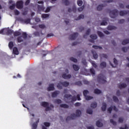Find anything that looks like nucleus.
I'll return each mask as SVG.
<instances>
[{"instance_id": "nucleus-20", "label": "nucleus", "mask_w": 129, "mask_h": 129, "mask_svg": "<svg viewBox=\"0 0 129 129\" xmlns=\"http://www.w3.org/2000/svg\"><path fill=\"white\" fill-rule=\"evenodd\" d=\"M13 35L14 37H18V36H21V33L19 31H15L13 32Z\"/></svg>"}, {"instance_id": "nucleus-18", "label": "nucleus", "mask_w": 129, "mask_h": 129, "mask_svg": "<svg viewBox=\"0 0 129 129\" xmlns=\"http://www.w3.org/2000/svg\"><path fill=\"white\" fill-rule=\"evenodd\" d=\"M96 124L98 127H101V126H103V124L101 123L99 120L96 121Z\"/></svg>"}, {"instance_id": "nucleus-30", "label": "nucleus", "mask_w": 129, "mask_h": 129, "mask_svg": "<svg viewBox=\"0 0 129 129\" xmlns=\"http://www.w3.org/2000/svg\"><path fill=\"white\" fill-rule=\"evenodd\" d=\"M92 48L95 49H100V50H102V47L99 46L98 45H93Z\"/></svg>"}, {"instance_id": "nucleus-48", "label": "nucleus", "mask_w": 129, "mask_h": 129, "mask_svg": "<svg viewBox=\"0 0 129 129\" xmlns=\"http://www.w3.org/2000/svg\"><path fill=\"white\" fill-rule=\"evenodd\" d=\"M13 33H14V30H7V34L8 35H11L12 34H13Z\"/></svg>"}, {"instance_id": "nucleus-55", "label": "nucleus", "mask_w": 129, "mask_h": 129, "mask_svg": "<svg viewBox=\"0 0 129 129\" xmlns=\"http://www.w3.org/2000/svg\"><path fill=\"white\" fill-rule=\"evenodd\" d=\"M39 27L40 28V29H45V28H46V26L44 24H39Z\"/></svg>"}, {"instance_id": "nucleus-44", "label": "nucleus", "mask_w": 129, "mask_h": 129, "mask_svg": "<svg viewBox=\"0 0 129 129\" xmlns=\"http://www.w3.org/2000/svg\"><path fill=\"white\" fill-rule=\"evenodd\" d=\"M107 22L106 21L103 20L102 23H101V26H107Z\"/></svg>"}, {"instance_id": "nucleus-29", "label": "nucleus", "mask_w": 129, "mask_h": 129, "mask_svg": "<svg viewBox=\"0 0 129 129\" xmlns=\"http://www.w3.org/2000/svg\"><path fill=\"white\" fill-rule=\"evenodd\" d=\"M60 107H62L63 108H69V106L66 104H61L60 105Z\"/></svg>"}, {"instance_id": "nucleus-23", "label": "nucleus", "mask_w": 129, "mask_h": 129, "mask_svg": "<svg viewBox=\"0 0 129 129\" xmlns=\"http://www.w3.org/2000/svg\"><path fill=\"white\" fill-rule=\"evenodd\" d=\"M17 42L18 43H22V42H24V39L22 38V36H19L17 38Z\"/></svg>"}, {"instance_id": "nucleus-11", "label": "nucleus", "mask_w": 129, "mask_h": 129, "mask_svg": "<svg viewBox=\"0 0 129 129\" xmlns=\"http://www.w3.org/2000/svg\"><path fill=\"white\" fill-rule=\"evenodd\" d=\"M60 93V91H55L53 92H52V94H51V96L52 97H56L58 94H59Z\"/></svg>"}, {"instance_id": "nucleus-17", "label": "nucleus", "mask_w": 129, "mask_h": 129, "mask_svg": "<svg viewBox=\"0 0 129 129\" xmlns=\"http://www.w3.org/2000/svg\"><path fill=\"white\" fill-rule=\"evenodd\" d=\"M91 108H96L97 107V103L96 102H93L91 104Z\"/></svg>"}, {"instance_id": "nucleus-36", "label": "nucleus", "mask_w": 129, "mask_h": 129, "mask_svg": "<svg viewBox=\"0 0 129 129\" xmlns=\"http://www.w3.org/2000/svg\"><path fill=\"white\" fill-rule=\"evenodd\" d=\"M84 18V15L81 14L76 19V21H79V20H81V19Z\"/></svg>"}, {"instance_id": "nucleus-35", "label": "nucleus", "mask_w": 129, "mask_h": 129, "mask_svg": "<svg viewBox=\"0 0 129 129\" xmlns=\"http://www.w3.org/2000/svg\"><path fill=\"white\" fill-rule=\"evenodd\" d=\"M87 113L88 114H92L93 113V111L90 108H88L87 109Z\"/></svg>"}, {"instance_id": "nucleus-43", "label": "nucleus", "mask_w": 129, "mask_h": 129, "mask_svg": "<svg viewBox=\"0 0 129 129\" xmlns=\"http://www.w3.org/2000/svg\"><path fill=\"white\" fill-rule=\"evenodd\" d=\"M113 100L115 102H118V98L115 96H113Z\"/></svg>"}, {"instance_id": "nucleus-62", "label": "nucleus", "mask_w": 129, "mask_h": 129, "mask_svg": "<svg viewBox=\"0 0 129 129\" xmlns=\"http://www.w3.org/2000/svg\"><path fill=\"white\" fill-rule=\"evenodd\" d=\"M83 10H84V6L81 7H80L78 9L79 12H82Z\"/></svg>"}, {"instance_id": "nucleus-54", "label": "nucleus", "mask_w": 129, "mask_h": 129, "mask_svg": "<svg viewBox=\"0 0 129 129\" xmlns=\"http://www.w3.org/2000/svg\"><path fill=\"white\" fill-rule=\"evenodd\" d=\"M16 7V5L13 4L12 6H10L9 9L10 10H15V8Z\"/></svg>"}, {"instance_id": "nucleus-28", "label": "nucleus", "mask_w": 129, "mask_h": 129, "mask_svg": "<svg viewBox=\"0 0 129 129\" xmlns=\"http://www.w3.org/2000/svg\"><path fill=\"white\" fill-rule=\"evenodd\" d=\"M94 92L95 94H100L101 93V91L98 89H95Z\"/></svg>"}, {"instance_id": "nucleus-45", "label": "nucleus", "mask_w": 129, "mask_h": 129, "mask_svg": "<svg viewBox=\"0 0 129 129\" xmlns=\"http://www.w3.org/2000/svg\"><path fill=\"white\" fill-rule=\"evenodd\" d=\"M38 126L37 123H33L32 125V129H37Z\"/></svg>"}, {"instance_id": "nucleus-9", "label": "nucleus", "mask_w": 129, "mask_h": 129, "mask_svg": "<svg viewBox=\"0 0 129 129\" xmlns=\"http://www.w3.org/2000/svg\"><path fill=\"white\" fill-rule=\"evenodd\" d=\"M62 78H63L64 79H70V78H71L72 76L71 75L69 74V75H67L66 74H63L62 75Z\"/></svg>"}, {"instance_id": "nucleus-5", "label": "nucleus", "mask_w": 129, "mask_h": 129, "mask_svg": "<svg viewBox=\"0 0 129 129\" xmlns=\"http://www.w3.org/2000/svg\"><path fill=\"white\" fill-rule=\"evenodd\" d=\"M16 8L19 10H22L24 8V2L23 1H19L16 3Z\"/></svg>"}, {"instance_id": "nucleus-12", "label": "nucleus", "mask_w": 129, "mask_h": 129, "mask_svg": "<svg viewBox=\"0 0 129 129\" xmlns=\"http://www.w3.org/2000/svg\"><path fill=\"white\" fill-rule=\"evenodd\" d=\"M119 89H122V88H125L126 87V84L124 83L120 84L118 86Z\"/></svg>"}, {"instance_id": "nucleus-34", "label": "nucleus", "mask_w": 129, "mask_h": 129, "mask_svg": "<svg viewBox=\"0 0 129 129\" xmlns=\"http://www.w3.org/2000/svg\"><path fill=\"white\" fill-rule=\"evenodd\" d=\"M92 53L93 54V56L94 59H97V58H98V54H97V53H96V52H94L92 51Z\"/></svg>"}, {"instance_id": "nucleus-51", "label": "nucleus", "mask_w": 129, "mask_h": 129, "mask_svg": "<svg viewBox=\"0 0 129 129\" xmlns=\"http://www.w3.org/2000/svg\"><path fill=\"white\" fill-rule=\"evenodd\" d=\"M90 73L92 74L93 76L95 75V71L93 69H90Z\"/></svg>"}, {"instance_id": "nucleus-59", "label": "nucleus", "mask_w": 129, "mask_h": 129, "mask_svg": "<svg viewBox=\"0 0 129 129\" xmlns=\"http://www.w3.org/2000/svg\"><path fill=\"white\" fill-rule=\"evenodd\" d=\"M14 13L16 16L20 15V12L18 10H15Z\"/></svg>"}, {"instance_id": "nucleus-42", "label": "nucleus", "mask_w": 129, "mask_h": 129, "mask_svg": "<svg viewBox=\"0 0 129 129\" xmlns=\"http://www.w3.org/2000/svg\"><path fill=\"white\" fill-rule=\"evenodd\" d=\"M54 102L57 104H60V103H62V101L60 99H55Z\"/></svg>"}, {"instance_id": "nucleus-10", "label": "nucleus", "mask_w": 129, "mask_h": 129, "mask_svg": "<svg viewBox=\"0 0 129 129\" xmlns=\"http://www.w3.org/2000/svg\"><path fill=\"white\" fill-rule=\"evenodd\" d=\"M55 89L54 87V85L53 84H51L49 85V87L47 88L48 91H52Z\"/></svg>"}, {"instance_id": "nucleus-37", "label": "nucleus", "mask_w": 129, "mask_h": 129, "mask_svg": "<svg viewBox=\"0 0 129 129\" xmlns=\"http://www.w3.org/2000/svg\"><path fill=\"white\" fill-rule=\"evenodd\" d=\"M88 93H89V91H88V90H84L83 94H84V96H85V97L87 96V94H88Z\"/></svg>"}, {"instance_id": "nucleus-6", "label": "nucleus", "mask_w": 129, "mask_h": 129, "mask_svg": "<svg viewBox=\"0 0 129 129\" xmlns=\"http://www.w3.org/2000/svg\"><path fill=\"white\" fill-rule=\"evenodd\" d=\"M64 97L65 98H67V99H70L71 98L72 99V102H73L74 101H76L77 100V99L76 98V96L72 97V95L71 94H65L64 96Z\"/></svg>"}, {"instance_id": "nucleus-58", "label": "nucleus", "mask_w": 129, "mask_h": 129, "mask_svg": "<svg viewBox=\"0 0 129 129\" xmlns=\"http://www.w3.org/2000/svg\"><path fill=\"white\" fill-rule=\"evenodd\" d=\"M34 35H35L36 37H40V33L38 31H36L34 32Z\"/></svg>"}, {"instance_id": "nucleus-53", "label": "nucleus", "mask_w": 129, "mask_h": 129, "mask_svg": "<svg viewBox=\"0 0 129 129\" xmlns=\"http://www.w3.org/2000/svg\"><path fill=\"white\" fill-rule=\"evenodd\" d=\"M76 85H78V86H81L82 85V83L81 81H78L75 83Z\"/></svg>"}, {"instance_id": "nucleus-14", "label": "nucleus", "mask_w": 129, "mask_h": 129, "mask_svg": "<svg viewBox=\"0 0 129 129\" xmlns=\"http://www.w3.org/2000/svg\"><path fill=\"white\" fill-rule=\"evenodd\" d=\"M101 68L103 69L106 67V62L105 61H102L100 64Z\"/></svg>"}, {"instance_id": "nucleus-16", "label": "nucleus", "mask_w": 129, "mask_h": 129, "mask_svg": "<svg viewBox=\"0 0 129 129\" xmlns=\"http://www.w3.org/2000/svg\"><path fill=\"white\" fill-rule=\"evenodd\" d=\"M116 27L113 26H108L107 28L108 31H112V30H116Z\"/></svg>"}, {"instance_id": "nucleus-33", "label": "nucleus", "mask_w": 129, "mask_h": 129, "mask_svg": "<svg viewBox=\"0 0 129 129\" xmlns=\"http://www.w3.org/2000/svg\"><path fill=\"white\" fill-rule=\"evenodd\" d=\"M97 34L99 37H100V38H103V37H104V34H103V33H102L101 31H98Z\"/></svg>"}, {"instance_id": "nucleus-61", "label": "nucleus", "mask_w": 129, "mask_h": 129, "mask_svg": "<svg viewBox=\"0 0 129 129\" xmlns=\"http://www.w3.org/2000/svg\"><path fill=\"white\" fill-rule=\"evenodd\" d=\"M124 19H121L118 21V24H123L124 23Z\"/></svg>"}, {"instance_id": "nucleus-19", "label": "nucleus", "mask_w": 129, "mask_h": 129, "mask_svg": "<svg viewBox=\"0 0 129 129\" xmlns=\"http://www.w3.org/2000/svg\"><path fill=\"white\" fill-rule=\"evenodd\" d=\"M106 106H107L106 103H103L102 106V107H101L102 111H105V110H106Z\"/></svg>"}, {"instance_id": "nucleus-2", "label": "nucleus", "mask_w": 129, "mask_h": 129, "mask_svg": "<svg viewBox=\"0 0 129 129\" xmlns=\"http://www.w3.org/2000/svg\"><path fill=\"white\" fill-rule=\"evenodd\" d=\"M69 84V82L67 81H64L63 82H60L57 84V87L58 89H62L63 88L62 86H63V87H68Z\"/></svg>"}, {"instance_id": "nucleus-32", "label": "nucleus", "mask_w": 129, "mask_h": 129, "mask_svg": "<svg viewBox=\"0 0 129 129\" xmlns=\"http://www.w3.org/2000/svg\"><path fill=\"white\" fill-rule=\"evenodd\" d=\"M121 50L124 53H126L127 50H128V47H123L121 48Z\"/></svg>"}, {"instance_id": "nucleus-4", "label": "nucleus", "mask_w": 129, "mask_h": 129, "mask_svg": "<svg viewBox=\"0 0 129 129\" xmlns=\"http://www.w3.org/2000/svg\"><path fill=\"white\" fill-rule=\"evenodd\" d=\"M110 17L112 19H115L117 17V15L118 14V10L116 9L113 10L109 12Z\"/></svg>"}, {"instance_id": "nucleus-1", "label": "nucleus", "mask_w": 129, "mask_h": 129, "mask_svg": "<svg viewBox=\"0 0 129 129\" xmlns=\"http://www.w3.org/2000/svg\"><path fill=\"white\" fill-rule=\"evenodd\" d=\"M76 114H72L71 116H68L66 119V121H69L71 119H75L76 117H79L81 115V111L77 109L76 112Z\"/></svg>"}, {"instance_id": "nucleus-56", "label": "nucleus", "mask_w": 129, "mask_h": 129, "mask_svg": "<svg viewBox=\"0 0 129 129\" xmlns=\"http://www.w3.org/2000/svg\"><path fill=\"white\" fill-rule=\"evenodd\" d=\"M112 106H111L110 107H109L107 109V111L109 112L110 113H111V111H112Z\"/></svg>"}, {"instance_id": "nucleus-63", "label": "nucleus", "mask_w": 129, "mask_h": 129, "mask_svg": "<svg viewBox=\"0 0 129 129\" xmlns=\"http://www.w3.org/2000/svg\"><path fill=\"white\" fill-rule=\"evenodd\" d=\"M91 31V30L90 29H88L86 32V35H89V34H90Z\"/></svg>"}, {"instance_id": "nucleus-8", "label": "nucleus", "mask_w": 129, "mask_h": 129, "mask_svg": "<svg viewBox=\"0 0 129 129\" xmlns=\"http://www.w3.org/2000/svg\"><path fill=\"white\" fill-rule=\"evenodd\" d=\"M119 15L121 17H123V16H125V15H128V16H129V10L121 11L119 12Z\"/></svg>"}, {"instance_id": "nucleus-31", "label": "nucleus", "mask_w": 129, "mask_h": 129, "mask_svg": "<svg viewBox=\"0 0 129 129\" xmlns=\"http://www.w3.org/2000/svg\"><path fill=\"white\" fill-rule=\"evenodd\" d=\"M129 43V39L124 40L122 41V45H126Z\"/></svg>"}, {"instance_id": "nucleus-50", "label": "nucleus", "mask_w": 129, "mask_h": 129, "mask_svg": "<svg viewBox=\"0 0 129 129\" xmlns=\"http://www.w3.org/2000/svg\"><path fill=\"white\" fill-rule=\"evenodd\" d=\"M43 124L45 125V126H46V127H48L50 126V125H51L50 123H49L48 122H44L43 123Z\"/></svg>"}, {"instance_id": "nucleus-26", "label": "nucleus", "mask_w": 129, "mask_h": 129, "mask_svg": "<svg viewBox=\"0 0 129 129\" xmlns=\"http://www.w3.org/2000/svg\"><path fill=\"white\" fill-rule=\"evenodd\" d=\"M10 49H11V50H12V49H13V47H14V42L13 41H10L8 45Z\"/></svg>"}, {"instance_id": "nucleus-15", "label": "nucleus", "mask_w": 129, "mask_h": 129, "mask_svg": "<svg viewBox=\"0 0 129 129\" xmlns=\"http://www.w3.org/2000/svg\"><path fill=\"white\" fill-rule=\"evenodd\" d=\"M51 108H54V105L53 104H50V107L49 106L45 107V110L46 111H49V110H51Z\"/></svg>"}, {"instance_id": "nucleus-7", "label": "nucleus", "mask_w": 129, "mask_h": 129, "mask_svg": "<svg viewBox=\"0 0 129 129\" xmlns=\"http://www.w3.org/2000/svg\"><path fill=\"white\" fill-rule=\"evenodd\" d=\"M79 35V34L77 32L74 33V34L70 36L69 40H75V39H76V38L78 37Z\"/></svg>"}, {"instance_id": "nucleus-46", "label": "nucleus", "mask_w": 129, "mask_h": 129, "mask_svg": "<svg viewBox=\"0 0 129 129\" xmlns=\"http://www.w3.org/2000/svg\"><path fill=\"white\" fill-rule=\"evenodd\" d=\"M62 2H63L65 6H69V5L70 4L68 0H62Z\"/></svg>"}, {"instance_id": "nucleus-40", "label": "nucleus", "mask_w": 129, "mask_h": 129, "mask_svg": "<svg viewBox=\"0 0 129 129\" xmlns=\"http://www.w3.org/2000/svg\"><path fill=\"white\" fill-rule=\"evenodd\" d=\"M70 59L71 60V61L74 62V63H77V59L73 57H70Z\"/></svg>"}, {"instance_id": "nucleus-22", "label": "nucleus", "mask_w": 129, "mask_h": 129, "mask_svg": "<svg viewBox=\"0 0 129 129\" xmlns=\"http://www.w3.org/2000/svg\"><path fill=\"white\" fill-rule=\"evenodd\" d=\"M41 106L43 107H46V106H49V103L47 102H42L41 103Z\"/></svg>"}, {"instance_id": "nucleus-60", "label": "nucleus", "mask_w": 129, "mask_h": 129, "mask_svg": "<svg viewBox=\"0 0 129 129\" xmlns=\"http://www.w3.org/2000/svg\"><path fill=\"white\" fill-rule=\"evenodd\" d=\"M118 122L122 123V122H123V118L119 117L118 118Z\"/></svg>"}, {"instance_id": "nucleus-38", "label": "nucleus", "mask_w": 129, "mask_h": 129, "mask_svg": "<svg viewBox=\"0 0 129 129\" xmlns=\"http://www.w3.org/2000/svg\"><path fill=\"white\" fill-rule=\"evenodd\" d=\"M21 37H23V39H27L28 35L27 34V33L23 32L22 36Z\"/></svg>"}, {"instance_id": "nucleus-41", "label": "nucleus", "mask_w": 129, "mask_h": 129, "mask_svg": "<svg viewBox=\"0 0 129 129\" xmlns=\"http://www.w3.org/2000/svg\"><path fill=\"white\" fill-rule=\"evenodd\" d=\"M86 100H91V99H93V97L90 96H87L85 97Z\"/></svg>"}, {"instance_id": "nucleus-27", "label": "nucleus", "mask_w": 129, "mask_h": 129, "mask_svg": "<svg viewBox=\"0 0 129 129\" xmlns=\"http://www.w3.org/2000/svg\"><path fill=\"white\" fill-rule=\"evenodd\" d=\"M90 37L92 40H96V39H97V35H96V34H92Z\"/></svg>"}, {"instance_id": "nucleus-49", "label": "nucleus", "mask_w": 129, "mask_h": 129, "mask_svg": "<svg viewBox=\"0 0 129 129\" xmlns=\"http://www.w3.org/2000/svg\"><path fill=\"white\" fill-rule=\"evenodd\" d=\"M110 122L113 125H116V122L113 120V119H111Z\"/></svg>"}, {"instance_id": "nucleus-39", "label": "nucleus", "mask_w": 129, "mask_h": 129, "mask_svg": "<svg viewBox=\"0 0 129 129\" xmlns=\"http://www.w3.org/2000/svg\"><path fill=\"white\" fill-rule=\"evenodd\" d=\"M77 4L79 7H81V6H82V4H83V2H82V0H78Z\"/></svg>"}, {"instance_id": "nucleus-25", "label": "nucleus", "mask_w": 129, "mask_h": 129, "mask_svg": "<svg viewBox=\"0 0 129 129\" xmlns=\"http://www.w3.org/2000/svg\"><path fill=\"white\" fill-rule=\"evenodd\" d=\"M49 16H50V15L46 14H43L41 15V17L42 19H47V18H49Z\"/></svg>"}, {"instance_id": "nucleus-57", "label": "nucleus", "mask_w": 129, "mask_h": 129, "mask_svg": "<svg viewBox=\"0 0 129 129\" xmlns=\"http://www.w3.org/2000/svg\"><path fill=\"white\" fill-rule=\"evenodd\" d=\"M113 62H114V64H115V65L116 66V65H117L118 64L117 60H116V58H113Z\"/></svg>"}, {"instance_id": "nucleus-47", "label": "nucleus", "mask_w": 129, "mask_h": 129, "mask_svg": "<svg viewBox=\"0 0 129 129\" xmlns=\"http://www.w3.org/2000/svg\"><path fill=\"white\" fill-rule=\"evenodd\" d=\"M24 22L25 24H30V23L31 22V19H27L24 20Z\"/></svg>"}, {"instance_id": "nucleus-52", "label": "nucleus", "mask_w": 129, "mask_h": 129, "mask_svg": "<svg viewBox=\"0 0 129 129\" xmlns=\"http://www.w3.org/2000/svg\"><path fill=\"white\" fill-rule=\"evenodd\" d=\"M101 57H103V58H105V59H107L108 56H107V54L102 53V54H101Z\"/></svg>"}, {"instance_id": "nucleus-64", "label": "nucleus", "mask_w": 129, "mask_h": 129, "mask_svg": "<svg viewBox=\"0 0 129 129\" xmlns=\"http://www.w3.org/2000/svg\"><path fill=\"white\" fill-rule=\"evenodd\" d=\"M119 128L120 129H128V127H127L126 124H125L124 127H120Z\"/></svg>"}, {"instance_id": "nucleus-21", "label": "nucleus", "mask_w": 129, "mask_h": 129, "mask_svg": "<svg viewBox=\"0 0 129 129\" xmlns=\"http://www.w3.org/2000/svg\"><path fill=\"white\" fill-rule=\"evenodd\" d=\"M73 68L75 71H78V70H79V69H80L79 67L76 64H73Z\"/></svg>"}, {"instance_id": "nucleus-13", "label": "nucleus", "mask_w": 129, "mask_h": 129, "mask_svg": "<svg viewBox=\"0 0 129 129\" xmlns=\"http://www.w3.org/2000/svg\"><path fill=\"white\" fill-rule=\"evenodd\" d=\"M13 52L15 55H19V50H18V48L16 47L13 48Z\"/></svg>"}, {"instance_id": "nucleus-3", "label": "nucleus", "mask_w": 129, "mask_h": 129, "mask_svg": "<svg viewBox=\"0 0 129 129\" xmlns=\"http://www.w3.org/2000/svg\"><path fill=\"white\" fill-rule=\"evenodd\" d=\"M106 78L104 76V75L102 74H100L98 76V82L99 83H105L106 82V80H105Z\"/></svg>"}, {"instance_id": "nucleus-24", "label": "nucleus", "mask_w": 129, "mask_h": 129, "mask_svg": "<svg viewBox=\"0 0 129 129\" xmlns=\"http://www.w3.org/2000/svg\"><path fill=\"white\" fill-rule=\"evenodd\" d=\"M103 4H101L100 5H99L97 7V11H102V9H103Z\"/></svg>"}]
</instances>
